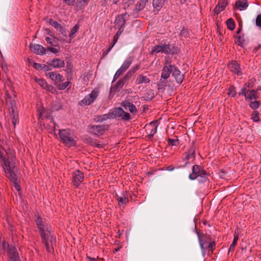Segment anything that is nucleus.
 <instances>
[{"mask_svg": "<svg viewBox=\"0 0 261 261\" xmlns=\"http://www.w3.org/2000/svg\"><path fill=\"white\" fill-rule=\"evenodd\" d=\"M246 91H247V88L246 87H243V88H242L241 92H239L238 94L239 95H243L244 96H246Z\"/></svg>", "mask_w": 261, "mask_h": 261, "instance_id": "nucleus-60", "label": "nucleus"}, {"mask_svg": "<svg viewBox=\"0 0 261 261\" xmlns=\"http://www.w3.org/2000/svg\"><path fill=\"white\" fill-rule=\"evenodd\" d=\"M126 83L122 79L119 80L113 87L111 88V91L115 93L116 92L119 91L122 88L123 86Z\"/></svg>", "mask_w": 261, "mask_h": 261, "instance_id": "nucleus-22", "label": "nucleus"}, {"mask_svg": "<svg viewBox=\"0 0 261 261\" xmlns=\"http://www.w3.org/2000/svg\"><path fill=\"white\" fill-rule=\"evenodd\" d=\"M171 51V49L169 44H163L162 45H157L152 48L151 54L153 55V53H163L165 54L168 55L170 53Z\"/></svg>", "mask_w": 261, "mask_h": 261, "instance_id": "nucleus-9", "label": "nucleus"}, {"mask_svg": "<svg viewBox=\"0 0 261 261\" xmlns=\"http://www.w3.org/2000/svg\"><path fill=\"white\" fill-rule=\"evenodd\" d=\"M125 71L120 67L117 70L115 74L117 75V76H118L119 77Z\"/></svg>", "mask_w": 261, "mask_h": 261, "instance_id": "nucleus-62", "label": "nucleus"}, {"mask_svg": "<svg viewBox=\"0 0 261 261\" xmlns=\"http://www.w3.org/2000/svg\"><path fill=\"white\" fill-rule=\"evenodd\" d=\"M84 142L91 146L98 148H102L104 146L103 144L101 141H97L95 139L90 137H87L84 139Z\"/></svg>", "mask_w": 261, "mask_h": 261, "instance_id": "nucleus-15", "label": "nucleus"}, {"mask_svg": "<svg viewBox=\"0 0 261 261\" xmlns=\"http://www.w3.org/2000/svg\"><path fill=\"white\" fill-rule=\"evenodd\" d=\"M47 64L53 68H61L63 67L65 65L64 61L63 60L58 58L53 59V60L48 61Z\"/></svg>", "mask_w": 261, "mask_h": 261, "instance_id": "nucleus-18", "label": "nucleus"}, {"mask_svg": "<svg viewBox=\"0 0 261 261\" xmlns=\"http://www.w3.org/2000/svg\"><path fill=\"white\" fill-rule=\"evenodd\" d=\"M171 73L177 84H180L183 82L185 78L184 74L181 73L176 66L171 64L170 62L168 61L165 63L162 69L161 82H162V79L166 80L168 79Z\"/></svg>", "mask_w": 261, "mask_h": 261, "instance_id": "nucleus-1", "label": "nucleus"}, {"mask_svg": "<svg viewBox=\"0 0 261 261\" xmlns=\"http://www.w3.org/2000/svg\"><path fill=\"white\" fill-rule=\"evenodd\" d=\"M226 24L228 29L233 31L235 29L236 24L234 20L230 18L227 20Z\"/></svg>", "mask_w": 261, "mask_h": 261, "instance_id": "nucleus-35", "label": "nucleus"}, {"mask_svg": "<svg viewBox=\"0 0 261 261\" xmlns=\"http://www.w3.org/2000/svg\"><path fill=\"white\" fill-rule=\"evenodd\" d=\"M150 80L146 76H144L142 74H139L138 75L136 82L137 84H141L143 83H149L150 82Z\"/></svg>", "mask_w": 261, "mask_h": 261, "instance_id": "nucleus-30", "label": "nucleus"}, {"mask_svg": "<svg viewBox=\"0 0 261 261\" xmlns=\"http://www.w3.org/2000/svg\"><path fill=\"white\" fill-rule=\"evenodd\" d=\"M124 28V27H120L119 28L118 30L115 35L116 36H117V37H119V36L121 34V33L123 31Z\"/></svg>", "mask_w": 261, "mask_h": 261, "instance_id": "nucleus-64", "label": "nucleus"}, {"mask_svg": "<svg viewBox=\"0 0 261 261\" xmlns=\"http://www.w3.org/2000/svg\"><path fill=\"white\" fill-rule=\"evenodd\" d=\"M43 65L44 64L34 63L33 67L37 70H43Z\"/></svg>", "mask_w": 261, "mask_h": 261, "instance_id": "nucleus-57", "label": "nucleus"}, {"mask_svg": "<svg viewBox=\"0 0 261 261\" xmlns=\"http://www.w3.org/2000/svg\"><path fill=\"white\" fill-rule=\"evenodd\" d=\"M48 76L55 82H61L62 81L63 76L59 73L56 72H51L48 73Z\"/></svg>", "mask_w": 261, "mask_h": 261, "instance_id": "nucleus-29", "label": "nucleus"}, {"mask_svg": "<svg viewBox=\"0 0 261 261\" xmlns=\"http://www.w3.org/2000/svg\"><path fill=\"white\" fill-rule=\"evenodd\" d=\"M121 106L123 107L126 110L128 109L131 113H136L137 112V109L136 106L130 102L127 101H124L121 103Z\"/></svg>", "mask_w": 261, "mask_h": 261, "instance_id": "nucleus-21", "label": "nucleus"}, {"mask_svg": "<svg viewBox=\"0 0 261 261\" xmlns=\"http://www.w3.org/2000/svg\"><path fill=\"white\" fill-rule=\"evenodd\" d=\"M99 90L97 89H94L92 92L85 96V97L79 102V105L81 106H88L93 103L98 96Z\"/></svg>", "mask_w": 261, "mask_h": 261, "instance_id": "nucleus-5", "label": "nucleus"}, {"mask_svg": "<svg viewBox=\"0 0 261 261\" xmlns=\"http://www.w3.org/2000/svg\"><path fill=\"white\" fill-rule=\"evenodd\" d=\"M89 127L92 129L91 133L94 135L98 136L103 135L105 132L109 129V125H90Z\"/></svg>", "mask_w": 261, "mask_h": 261, "instance_id": "nucleus-8", "label": "nucleus"}, {"mask_svg": "<svg viewBox=\"0 0 261 261\" xmlns=\"http://www.w3.org/2000/svg\"><path fill=\"white\" fill-rule=\"evenodd\" d=\"M30 47L32 49L33 53L36 55H44L46 53V49L40 44L31 43Z\"/></svg>", "mask_w": 261, "mask_h": 261, "instance_id": "nucleus-14", "label": "nucleus"}, {"mask_svg": "<svg viewBox=\"0 0 261 261\" xmlns=\"http://www.w3.org/2000/svg\"><path fill=\"white\" fill-rule=\"evenodd\" d=\"M40 236L45 245L46 251L50 253L53 252L54 246L56 245V238L48 230L40 234Z\"/></svg>", "mask_w": 261, "mask_h": 261, "instance_id": "nucleus-3", "label": "nucleus"}, {"mask_svg": "<svg viewBox=\"0 0 261 261\" xmlns=\"http://www.w3.org/2000/svg\"><path fill=\"white\" fill-rule=\"evenodd\" d=\"M235 89L236 88L234 86H230V88H229L227 94L231 97H234L235 95H236V91Z\"/></svg>", "mask_w": 261, "mask_h": 261, "instance_id": "nucleus-41", "label": "nucleus"}, {"mask_svg": "<svg viewBox=\"0 0 261 261\" xmlns=\"http://www.w3.org/2000/svg\"><path fill=\"white\" fill-rule=\"evenodd\" d=\"M194 141L192 142L191 146L188 150L185 152V160H189L190 159L194 160L195 158V146H194Z\"/></svg>", "mask_w": 261, "mask_h": 261, "instance_id": "nucleus-16", "label": "nucleus"}, {"mask_svg": "<svg viewBox=\"0 0 261 261\" xmlns=\"http://www.w3.org/2000/svg\"><path fill=\"white\" fill-rule=\"evenodd\" d=\"M59 135L62 142L67 147L75 146L76 141L70 133V129L59 130Z\"/></svg>", "mask_w": 261, "mask_h": 261, "instance_id": "nucleus-4", "label": "nucleus"}, {"mask_svg": "<svg viewBox=\"0 0 261 261\" xmlns=\"http://www.w3.org/2000/svg\"><path fill=\"white\" fill-rule=\"evenodd\" d=\"M165 80L164 79H162V82H161V79L160 80L159 83L157 84V86L158 87V90H160V89H164V87L165 86V83L164 82Z\"/></svg>", "mask_w": 261, "mask_h": 261, "instance_id": "nucleus-53", "label": "nucleus"}, {"mask_svg": "<svg viewBox=\"0 0 261 261\" xmlns=\"http://www.w3.org/2000/svg\"><path fill=\"white\" fill-rule=\"evenodd\" d=\"M196 232L198 236V241L199 243L200 248L202 251L204 252L206 249V247H204V245L206 244V240L204 239L205 235L200 230L197 231Z\"/></svg>", "mask_w": 261, "mask_h": 261, "instance_id": "nucleus-20", "label": "nucleus"}, {"mask_svg": "<svg viewBox=\"0 0 261 261\" xmlns=\"http://www.w3.org/2000/svg\"><path fill=\"white\" fill-rule=\"evenodd\" d=\"M259 106V102L258 101H251L250 106L252 109H256Z\"/></svg>", "mask_w": 261, "mask_h": 261, "instance_id": "nucleus-49", "label": "nucleus"}, {"mask_svg": "<svg viewBox=\"0 0 261 261\" xmlns=\"http://www.w3.org/2000/svg\"><path fill=\"white\" fill-rule=\"evenodd\" d=\"M44 89L47 91L51 92L52 93H54L56 91V89L53 86L48 85V84H47V87H45Z\"/></svg>", "mask_w": 261, "mask_h": 261, "instance_id": "nucleus-54", "label": "nucleus"}, {"mask_svg": "<svg viewBox=\"0 0 261 261\" xmlns=\"http://www.w3.org/2000/svg\"><path fill=\"white\" fill-rule=\"evenodd\" d=\"M45 40L47 41V42L51 46H56L55 44V43H56V41L55 40H53L52 39L48 37H46L45 38Z\"/></svg>", "mask_w": 261, "mask_h": 261, "instance_id": "nucleus-56", "label": "nucleus"}, {"mask_svg": "<svg viewBox=\"0 0 261 261\" xmlns=\"http://www.w3.org/2000/svg\"><path fill=\"white\" fill-rule=\"evenodd\" d=\"M166 0H153V12L154 14H157L163 7Z\"/></svg>", "mask_w": 261, "mask_h": 261, "instance_id": "nucleus-19", "label": "nucleus"}, {"mask_svg": "<svg viewBox=\"0 0 261 261\" xmlns=\"http://www.w3.org/2000/svg\"><path fill=\"white\" fill-rule=\"evenodd\" d=\"M222 11H223V10H222L218 5H217L213 10L214 15H217Z\"/></svg>", "mask_w": 261, "mask_h": 261, "instance_id": "nucleus-50", "label": "nucleus"}, {"mask_svg": "<svg viewBox=\"0 0 261 261\" xmlns=\"http://www.w3.org/2000/svg\"><path fill=\"white\" fill-rule=\"evenodd\" d=\"M46 50H49V51H51V53H53L54 54H57V53H58L59 52V49H57L56 48L49 47L47 48Z\"/></svg>", "mask_w": 261, "mask_h": 261, "instance_id": "nucleus-59", "label": "nucleus"}, {"mask_svg": "<svg viewBox=\"0 0 261 261\" xmlns=\"http://www.w3.org/2000/svg\"><path fill=\"white\" fill-rule=\"evenodd\" d=\"M10 116L12 119V122L15 127L16 124L18 122V113L17 107L15 108H9Z\"/></svg>", "mask_w": 261, "mask_h": 261, "instance_id": "nucleus-17", "label": "nucleus"}, {"mask_svg": "<svg viewBox=\"0 0 261 261\" xmlns=\"http://www.w3.org/2000/svg\"><path fill=\"white\" fill-rule=\"evenodd\" d=\"M116 199L119 205L121 204H126L129 201L127 196H125V195L122 197L116 195Z\"/></svg>", "mask_w": 261, "mask_h": 261, "instance_id": "nucleus-33", "label": "nucleus"}, {"mask_svg": "<svg viewBox=\"0 0 261 261\" xmlns=\"http://www.w3.org/2000/svg\"><path fill=\"white\" fill-rule=\"evenodd\" d=\"M8 256L11 261H19V256L17 249L13 245H8Z\"/></svg>", "mask_w": 261, "mask_h": 261, "instance_id": "nucleus-13", "label": "nucleus"}, {"mask_svg": "<svg viewBox=\"0 0 261 261\" xmlns=\"http://www.w3.org/2000/svg\"><path fill=\"white\" fill-rule=\"evenodd\" d=\"M257 91L255 90H252L249 91V93L247 96V98L250 100L256 99L257 98L256 94H257Z\"/></svg>", "mask_w": 261, "mask_h": 261, "instance_id": "nucleus-38", "label": "nucleus"}, {"mask_svg": "<svg viewBox=\"0 0 261 261\" xmlns=\"http://www.w3.org/2000/svg\"><path fill=\"white\" fill-rule=\"evenodd\" d=\"M167 141L168 145H170L177 146L179 144V140L178 139H173L168 138Z\"/></svg>", "mask_w": 261, "mask_h": 261, "instance_id": "nucleus-39", "label": "nucleus"}, {"mask_svg": "<svg viewBox=\"0 0 261 261\" xmlns=\"http://www.w3.org/2000/svg\"><path fill=\"white\" fill-rule=\"evenodd\" d=\"M6 103L8 105L9 108H16V102L14 99H13L9 95L7 94V97L6 98Z\"/></svg>", "mask_w": 261, "mask_h": 261, "instance_id": "nucleus-32", "label": "nucleus"}, {"mask_svg": "<svg viewBox=\"0 0 261 261\" xmlns=\"http://www.w3.org/2000/svg\"><path fill=\"white\" fill-rule=\"evenodd\" d=\"M133 61V58L129 57L124 61L122 66L120 67L125 71L129 67Z\"/></svg>", "mask_w": 261, "mask_h": 261, "instance_id": "nucleus-31", "label": "nucleus"}, {"mask_svg": "<svg viewBox=\"0 0 261 261\" xmlns=\"http://www.w3.org/2000/svg\"><path fill=\"white\" fill-rule=\"evenodd\" d=\"M157 124L158 120L153 121L149 124V126L152 127L150 133L148 135L149 138H152L153 136V135L156 133L158 127Z\"/></svg>", "mask_w": 261, "mask_h": 261, "instance_id": "nucleus-26", "label": "nucleus"}, {"mask_svg": "<svg viewBox=\"0 0 261 261\" xmlns=\"http://www.w3.org/2000/svg\"><path fill=\"white\" fill-rule=\"evenodd\" d=\"M256 25L257 27H261V15L259 14L256 18Z\"/></svg>", "mask_w": 261, "mask_h": 261, "instance_id": "nucleus-58", "label": "nucleus"}, {"mask_svg": "<svg viewBox=\"0 0 261 261\" xmlns=\"http://www.w3.org/2000/svg\"><path fill=\"white\" fill-rule=\"evenodd\" d=\"M235 37L236 38V43L241 47H243V43L245 42L243 36L236 35Z\"/></svg>", "mask_w": 261, "mask_h": 261, "instance_id": "nucleus-37", "label": "nucleus"}, {"mask_svg": "<svg viewBox=\"0 0 261 261\" xmlns=\"http://www.w3.org/2000/svg\"><path fill=\"white\" fill-rule=\"evenodd\" d=\"M6 249V242L4 241H0V251L5 252Z\"/></svg>", "mask_w": 261, "mask_h": 261, "instance_id": "nucleus-55", "label": "nucleus"}, {"mask_svg": "<svg viewBox=\"0 0 261 261\" xmlns=\"http://www.w3.org/2000/svg\"><path fill=\"white\" fill-rule=\"evenodd\" d=\"M205 171L200 166L195 165L192 167V173L189 176L191 180H195L201 175L202 171Z\"/></svg>", "mask_w": 261, "mask_h": 261, "instance_id": "nucleus-11", "label": "nucleus"}, {"mask_svg": "<svg viewBox=\"0 0 261 261\" xmlns=\"http://www.w3.org/2000/svg\"><path fill=\"white\" fill-rule=\"evenodd\" d=\"M248 6L247 0H240L236 2L235 7L242 11L246 9Z\"/></svg>", "mask_w": 261, "mask_h": 261, "instance_id": "nucleus-27", "label": "nucleus"}, {"mask_svg": "<svg viewBox=\"0 0 261 261\" xmlns=\"http://www.w3.org/2000/svg\"><path fill=\"white\" fill-rule=\"evenodd\" d=\"M133 74V72L132 71L129 70L123 76V78H122L124 81L127 83L128 80L130 77V76Z\"/></svg>", "mask_w": 261, "mask_h": 261, "instance_id": "nucleus-48", "label": "nucleus"}, {"mask_svg": "<svg viewBox=\"0 0 261 261\" xmlns=\"http://www.w3.org/2000/svg\"><path fill=\"white\" fill-rule=\"evenodd\" d=\"M113 110H111L108 114L99 115L97 116V121L102 122L109 119H111L113 117Z\"/></svg>", "mask_w": 261, "mask_h": 261, "instance_id": "nucleus-25", "label": "nucleus"}, {"mask_svg": "<svg viewBox=\"0 0 261 261\" xmlns=\"http://www.w3.org/2000/svg\"><path fill=\"white\" fill-rule=\"evenodd\" d=\"M4 169L6 176L12 182L15 189L17 191H20L21 189L18 179L17 167L13 163H10L9 161H6Z\"/></svg>", "mask_w": 261, "mask_h": 261, "instance_id": "nucleus-2", "label": "nucleus"}, {"mask_svg": "<svg viewBox=\"0 0 261 261\" xmlns=\"http://www.w3.org/2000/svg\"><path fill=\"white\" fill-rule=\"evenodd\" d=\"M114 118L121 117V119L124 121H128L130 119V115L125 112L122 108L118 107L113 109Z\"/></svg>", "mask_w": 261, "mask_h": 261, "instance_id": "nucleus-7", "label": "nucleus"}, {"mask_svg": "<svg viewBox=\"0 0 261 261\" xmlns=\"http://www.w3.org/2000/svg\"><path fill=\"white\" fill-rule=\"evenodd\" d=\"M84 174L79 170H76L72 174V183L74 186L78 187L84 181Z\"/></svg>", "mask_w": 261, "mask_h": 261, "instance_id": "nucleus-10", "label": "nucleus"}, {"mask_svg": "<svg viewBox=\"0 0 261 261\" xmlns=\"http://www.w3.org/2000/svg\"><path fill=\"white\" fill-rule=\"evenodd\" d=\"M251 119L254 122H257L259 121V113L257 111H254L252 115Z\"/></svg>", "mask_w": 261, "mask_h": 261, "instance_id": "nucleus-44", "label": "nucleus"}, {"mask_svg": "<svg viewBox=\"0 0 261 261\" xmlns=\"http://www.w3.org/2000/svg\"><path fill=\"white\" fill-rule=\"evenodd\" d=\"M63 2L68 6H73L75 3L74 0H63Z\"/></svg>", "mask_w": 261, "mask_h": 261, "instance_id": "nucleus-61", "label": "nucleus"}, {"mask_svg": "<svg viewBox=\"0 0 261 261\" xmlns=\"http://www.w3.org/2000/svg\"><path fill=\"white\" fill-rule=\"evenodd\" d=\"M238 239H239L238 234H237L236 233H234L233 240L232 243H231V244L230 246V247L229 249V252L233 250L234 247L236 245L237 242L238 241Z\"/></svg>", "mask_w": 261, "mask_h": 261, "instance_id": "nucleus-36", "label": "nucleus"}, {"mask_svg": "<svg viewBox=\"0 0 261 261\" xmlns=\"http://www.w3.org/2000/svg\"><path fill=\"white\" fill-rule=\"evenodd\" d=\"M79 29V25L78 24L75 25L71 31H70L69 37L70 38H72L73 37L74 35L77 32L78 30Z\"/></svg>", "mask_w": 261, "mask_h": 261, "instance_id": "nucleus-40", "label": "nucleus"}, {"mask_svg": "<svg viewBox=\"0 0 261 261\" xmlns=\"http://www.w3.org/2000/svg\"><path fill=\"white\" fill-rule=\"evenodd\" d=\"M89 0H77V4L80 6L84 7L88 4Z\"/></svg>", "mask_w": 261, "mask_h": 261, "instance_id": "nucleus-52", "label": "nucleus"}, {"mask_svg": "<svg viewBox=\"0 0 261 261\" xmlns=\"http://www.w3.org/2000/svg\"><path fill=\"white\" fill-rule=\"evenodd\" d=\"M145 96L146 97V100H151L154 97L153 91L150 90L148 92L146 93L145 94Z\"/></svg>", "mask_w": 261, "mask_h": 261, "instance_id": "nucleus-47", "label": "nucleus"}, {"mask_svg": "<svg viewBox=\"0 0 261 261\" xmlns=\"http://www.w3.org/2000/svg\"><path fill=\"white\" fill-rule=\"evenodd\" d=\"M227 67L232 72L237 74L238 75H241L242 74L240 66L237 61H232L230 62L228 64Z\"/></svg>", "mask_w": 261, "mask_h": 261, "instance_id": "nucleus-12", "label": "nucleus"}, {"mask_svg": "<svg viewBox=\"0 0 261 261\" xmlns=\"http://www.w3.org/2000/svg\"><path fill=\"white\" fill-rule=\"evenodd\" d=\"M57 30L59 31V32L63 36H66V29L63 27L61 24L57 29Z\"/></svg>", "mask_w": 261, "mask_h": 261, "instance_id": "nucleus-45", "label": "nucleus"}, {"mask_svg": "<svg viewBox=\"0 0 261 261\" xmlns=\"http://www.w3.org/2000/svg\"><path fill=\"white\" fill-rule=\"evenodd\" d=\"M36 223L39 230L40 234L47 231V230L45 229L44 225L43 224L42 219L39 215L37 217Z\"/></svg>", "mask_w": 261, "mask_h": 261, "instance_id": "nucleus-23", "label": "nucleus"}, {"mask_svg": "<svg viewBox=\"0 0 261 261\" xmlns=\"http://www.w3.org/2000/svg\"><path fill=\"white\" fill-rule=\"evenodd\" d=\"M126 15V13L125 14H122L118 15L116 17L115 19L116 25L120 27H124L125 25V19L124 18L125 15Z\"/></svg>", "mask_w": 261, "mask_h": 261, "instance_id": "nucleus-24", "label": "nucleus"}, {"mask_svg": "<svg viewBox=\"0 0 261 261\" xmlns=\"http://www.w3.org/2000/svg\"><path fill=\"white\" fill-rule=\"evenodd\" d=\"M38 83V84L42 87L43 89L45 88V87H47V83L46 82L43 80V79H38L36 81Z\"/></svg>", "mask_w": 261, "mask_h": 261, "instance_id": "nucleus-46", "label": "nucleus"}, {"mask_svg": "<svg viewBox=\"0 0 261 261\" xmlns=\"http://www.w3.org/2000/svg\"><path fill=\"white\" fill-rule=\"evenodd\" d=\"M202 172L201 175L198 176L199 177L198 180L200 182H205L207 180V176H209V173L206 171Z\"/></svg>", "mask_w": 261, "mask_h": 261, "instance_id": "nucleus-34", "label": "nucleus"}, {"mask_svg": "<svg viewBox=\"0 0 261 261\" xmlns=\"http://www.w3.org/2000/svg\"><path fill=\"white\" fill-rule=\"evenodd\" d=\"M0 158L2 159L5 165L6 161H9L10 163H13L15 165V155L14 151L12 150H9L7 151L3 147H0Z\"/></svg>", "mask_w": 261, "mask_h": 261, "instance_id": "nucleus-6", "label": "nucleus"}, {"mask_svg": "<svg viewBox=\"0 0 261 261\" xmlns=\"http://www.w3.org/2000/svg\"><path fill=\"white\" fill-rule=\"evenodd\" d=\"M227 5V0H219L217 5H218L222 10H224Z\"/></svg>", "mask_w": 261, "mask_h": 261, "instance_id": "nucleus-42", "label": "nucleus"}, {"mask_svg": "<svg viewBox=\"0 0 261 261\" xmlns=\"http://www.w3.org/2000/svg\"><path fill=\"white\" fill-rule=\"evenodd\" d=\"M148 0H140L137 4L134 11L138 12L142 10L146 6Z\"/></svg>", "mask_w": 261, "mask_h": 261, "instance_id": "nucleus-28", "label": "nucleus"}, {"mask_svg": "<svg viewBox=\"0 0 261 261\" xmlns=\"http://www.w3.org/2000/svg\"><path fill=\"white\" fill-rule=\"evenodd\" d=\"M125 71L120 67L117 70L115 74L117 75V76H118L119 77Z\"/></svg>", "mask_w": 261, "mask_h": 261, "instance_id": "nucleus-63", "label": "nucleus"}, {"mask_svg": "<svg viewBox=\"0 0 261 261\" xmlns=\"http://www.w3.org/2000/svg\"><path fill=\"white\" fill-rule=\"evenodd\" d=\"M69 84L70 82L68 81L61 83L58 85V88L60 90H63L68 87Z\"/></svg>", "mask_w": 261, "mask_h": 261, "instance_id": "nucleus-43", "label": "nucleus"}, {"mask_svg": "<svg viewBox=\"0 0 261 261\" xmlns=\"http://www.w3.org/2000/svg\"><path fill=\"white\" fill-rule=\"evenodd\" d=\"M216 246V243L215 242H211L207 247H206V249H208L211 251V253H212L213 252V250L215 249Z\"/></svg>", "mask_w": 261, "mask_h": 261, "instance_id": "nucleus-51", "label": "nucleus"}]
</instances>
